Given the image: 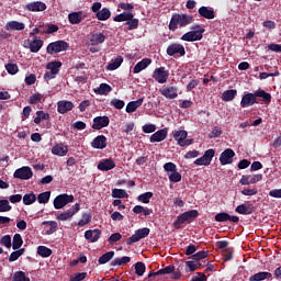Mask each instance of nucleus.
Returning a JSON list of instances; mask_svg holds the SVG:
<instances>
[{"label":"nucleus","instance_id":"29","mask_svg":"<svg viewBox=\"0 0 281 281\" xmlns=\"http://www.w3.org/2000/svg\"><path fill=\"white\" fill-rule=\"evenodd\" d=\"M68 20L71 25L80 24L83 21V12L79 11L69 13Z\"/></svg>","mask_w":281,"mask_h":281},{"label":"nucleus","instance_id":"16","mask_svg":"<svg viewBox=\"0 0 281 281\" xmlns=\"http://www.w3.org/2000/svg\"><path fill=\"white\" fill-rule=\"evenodd\" d=\"M91 147L95 149H104L108 147V137L104 135L95 136L94 139L91 142Z\"/></svg>","mask_w":281,"mask_h":281},{"label":"nucleus","instance_id":"25","mask_svg":"<svg viewBox=\"0 0 281 281\" xmlns=\"http://www.w3.org/2000/svg\"><path fill=\"white\" fill-rule=\"evenodd\" d=\"M199 15L205 20H214L216 18V13H214L213 9H209L207 7H201L199 9Z\"/></svg>","mask_w":281,"mask_h":281},{"label":"nucleus","instance_id":"31","mask_svg":"<svg viewBox=\"0 0 281 281\" xmlns=\"http://www.w3.org/2000/svg\"><path fill=\"white\" fill-rule=\"evenodd\" d=\"M7 31H24L25 29V24L23 22H19V21H10L7 23L5 25Z\"/></svg>","mask_w":281,"mask_h":281},{"label":"nucleus","instance_id":"48","mask_svg":"<svg viewBox=\"0 0 281 281\" xmlns=\"http://www.w3.org/2000/svg\"><path fill=\"white\" fill-rule=\"evenodd\" d=\"M115 256L114 251H108L106 254L102 255L99 258V265H105L109 263L111 261V259H113Z\"/></svg>","mask_w":281,"mask_h":281},{"label":"nucleus","instance_id":"60","mask_svg":"<svg viewBox=\"0 0 281 281\" xmlns=\"http://www.w3.org/2000/svg\"><path fill=\"white\" fill-rule=\"evenodd\" d=\"M149 233H150V229L148 227H144L142 229H136L134 235L144 239L147 236H149Z\"/></svg>","mask_w":281,"mask_h":281},{"label":"nucleus","instance_id":"2","mask_svg":"<svg viewBox=\"0 0 281 281\" xmlns=\"http://www.w3.org/2000/svg\"><path fill=\"white\" fill-rule=\"evenodd\" d=\"M190 30V32L184 33V35L180 37L181 41L193 43L203 40L204 29H202V26L195 24L192 25Z\"/></svg>","mask_w":281,"mask_h":281},{"label":"nucleus","instance_id":"19","mask_svg":"<svg viewBox=\"0 0 281 281\" xmlns=\"http://www.w3.org/2000/svg\"><path fill=\"white\" fill-rule=\"evenodd\" d=\"M262 180V175H256V176H243L240 178L239 183L240 186H249V184H256L257 182Z\"/></svg>","mask_w":281,"mask_h":281},{"label":"nucleus","instance_id":"32","mask_svg":"<svg viewBox=\"0 0 281 281\" xmlns=\"http://www.w3.org/2000/svg\"><path fill=\"white\" fill-rule=\"evenodd\" d=\"M254 94L256 98H262V102L265 104L271 103L272 97L270 93L266 92L265 90H261V89L256 90Z\"/></svg>","mask_w":281,"mask_h":281},{"label":"nucleus","instance_id":"59","mask_svg":"<svg viewBox=\"0 0 281 281\" xmlns=\"http://www.w3.org/2000/svg\"><path fill=\"white\" fill-rule=\"evenodd\" d=\"M110 105L114 109L122 110L125 106V102L121 99H112Z\"/></svg>","mask_w":281,"mask_h":281},{"label":"nucleus","instance_id":"14","mask_svg":"<svg viewBox=\"0 0 281 281\" xmlns=\"http://www.w3.org/2000/svg\"><path fill=\"white\" fill-rule=\"evenodd\" d=\"M257 98L255 93H246L243 95V99L240 100V108L247 109L249 106H252L257 104Z\"/></svg>","mask_w":281,"mask_h":281},{"label":"nucleus","instance_id":"3","mask_svg":"<svg viewBox=\"0 0 281 281\" xmlns=\"http://www.w3.org/2000/svg\"><path fill=\"white\" fill-rule=\"evenodd\" d=\"M199 216V211L196 210H191L187 211L183 214H179L178 218H176L173 223V228L180 229L182 228V225L184 223H192L194 220H196Z\"/></svg>","mask_w":281,"mask_h":281},{"label":"nucleus","instance_id":"30","mask_svg":"<svg viewBox=\"0 0 281 281\" xmlns=\"http://www.w3.org/2000/svg\"><path fill=\"white\" fill-rule=\"evenodd\" d=\"M143 103H144V98L138 99L136 101L127 102L125 112L126 113H134L135 111H137V109H139L140 105H143Z\"/></svg>","mask_w":281,"mask_h":281},{"label":"nucleus","instance_id":"4","mask_svg":"<svg viewBox=\"0 0 281 281\" xmlns=\"http://www.w3.org/2000/svg\"><path fill=\"white\" fill-rule=\"evenodd\" d=\"M164 170L167 172V177H169V181L173 183H178L182 181V175L178 172V167L173 162H167L164 165Z\"/></svg>","mask_w":281,"mask_h":281},{"label":"nucleus","instance_id":"45","mask_svg":"<svg viewBox=\"0 0 281 281\" xmlns=\"http://www.w3.org/2000/svg\"><path fill=\"white\" fill-rule=\"evenodd\" d=\"M91 214L86 212V213H82L81 215V220L77 223V226L79 227H85L87 225H89V223L91 222Z\"/></svg>","mask_w":281,"mask_h":281},{"label":"nucleus","instance_id":"22","mask_svg":"<svg viewBox=\"0 0 281 281\" xmlns=\"http://www.w3.org/2000/svg\"><path fill=\"white\" fill-rule=\"evenodd\" d=\"M27 48H30V52L33 54H36L43 48L44 46V41L43 40H27Z\"/></svg>","mask_w":281,"mask_h":281},{"label":"nucleus","instance_id":"64","mask_svg":"<svg viewBox=\"0 0 281 281\" xmlns=\"http://www.w3.org/2000/svg\"><path fill=\"white\" fill-rule=\"evenodd\" d=\"M0 245L4 246L7 248H11V246H12L11 236L10 235L2 236L0 239Z\"/></svg>","mask_w":281,"mask_h":281},{"label":"nucleus","instance_id":"11","mask_svg":"<svg viewBox=\"0 0 281 281\" xmlns=\"http://www.w3.org/2000/svg\"><path fill=\"white\" fill-rule=\"evenodd\" d=\"M79 211H80V203H76L75 205H72V207L69 211H65L61 214L57 215L56 220L61 222L69 221Z\"/></svg>","mask_w":281,"mask_h":281},{"label":"nucleus","instance_id":"43","mask_svg":"<svg viewBox=\"0 0 281 281\" xmlns=\"http://www.w3.org/2000/svg\"><path fill=\"white\" fill-rule=\"evenodd\" d=\"M237 95V90H225L223 92L222 99L225 102L233 101Z\"/></svg>","mask_w":281,"mask_h":281},{"label":"nucleus","instance_id":"28","mask_svg":"<svg viewBox=\"0 0 281 281\" xmlns=\"http://www.w3.org/2000/svg\"><path fill=\"white\" fill-rule=\"evenodd\" d=\"M105 42V35L103 33H92L90 36L91 46H99Z\"/></svg>","mask_w":281,"mask_h":281},{"label":"nucleus","instance_id":"42","mask_svg":"<svg viewBox=\"0 0 281 281\" xmlns=\"http://www.w3.org/2000/svg\"><path fill=\"white\" fill-rule=\"evenodd\" d=\"M63 67V63L55 60L46 65V69L53 74H59V68Z\"/></svg>","mask_w":281,"mask_h":281},{"label":"nucleus","instance_id":"46","mask_svg":"<svg viewBox=\"0 0 281 281\" xmlns=\"http://www.w3.org/2000/svg\"><path fill=\"white\" fill-rule=\"evenodd\" d=\"M37 256L49 258L52 256V249L46 246H40L37 247Z\"/></svg>","mask_w":281,"mask_h":281},{"label":"nucleus","instance_id":"13","mask_svg":"<svg viewBox=\"0 0 281 281\" xmlns=\"http://www.w3.org/2000/svg\"><path fill=\"white\" fill-rule=\"evenodd\" d=\"M166 54L169 55L170 57L176 56V55L184 56L186 49L182 44L173 43V44L167 46Z\"/></svg>","mask_w":281,"mask_h":281},{"label":"nucleus","instance_id":"33","mask_svg":"<svg viewBox=\"0 0 281 281\" xmlns=\"http://www.w3.org/2000/svg\"><path fill=\"white\" fill-rule=\"evenodd\" d=\"M132 19H134V13L124 12V13H120L119 15H115V18H113V21L122 23V22L132 21Z\"/></svg>","mask_w":281,"mask_h":281},{"label":"nucleus","instance_id":"20","mask_svg":"<svg viewBox=\"0 0 281 281\" xmlns=\"http://www.w3.org/2000/svg\"><path fill=\"white\" fill-rule=\"evenodd\" d=\"M74 102L61 100L57 102V113L66 114L74 109Z\"/></svg>","mask_w":281,"mask_h":281},{"label":"nucleus","instance_id":"57","mask_svg":"<svg viewBox=\"0 0 281 281\" xmlns=\"http://www.w3.org/2000/svg\"><path fill=\"white\" fill-rule=\"evenodd\" d=\"M125 24L127 25L126 31H134V30H137V27L139 25V20L132 19V20L126 21Z\"/></svg>","mask_w":281,"mask_h":281},{"label":"nucleus","instance_id":"50","mask_svg":"<svg viewBox=\"0 0 281 281\" xmlns=\"http://www.w3.org/2000/svg\"><path fill=\"white\" fill-rule=\"evenodd\" d=\"M112 90L113 88H111L109 83H101L97 93H99V95H108Z\"/></svg>","mask_w":281,"mask_h":281},{"label":"nucleus","instance_id":"56","mask_svg":"<svg viewBox=\"0 0 281 281\" xmlns=\"http://www.w3.org/2000/svg\"><path fill=\"white\" fill-rule=\"evenodd\" d=\"M12 281H31L29 277L25 276V272L18 271L13 273Z\"/></svg>","mask_w":281,"mask_h":281},{"label":"nucleus","instance_id":"41","mask_svg":"<svg viewBox=\"0 0 281 281\" xmlns=\"http://www.w3.org/2000/svg\"><path fill=\"white\" fill-rule=\"evenodd\" d=\"M135 274L138 277H143L145 271H147V267L143 261H138L134 265Z\"/></svg>","mask_w":281,"mask_h":281},{"label":"nucleus","instance_id":"34","mask_svg":"<svg viewBox=\"0 0 281 281\" xmlns=\"http://www.w3.org/2000/svg\"><path fill=\"white\" fill-rule=\"evenodd\" d=\"M266 279H272L271 272H258L251 277H249V281H263Z\"/></svg>","mask_w":281,"mask_h":281},{"label":"nucleus","instance_id":"10","mask_svg":"<svg viewBox=\"0 0 281 281\" xmlns=\"http://www.w3.org/2000/svg\"><path fill=\"white\" fill-rule=\"evenodd\" d=\"M33 172L31 167H21L13 172L14 179L30 180L32 179Z\"/></svg>","mask_w":281,"mask_h":281},{"label":"nucleus","instance_id":"26","mask_svg":"<svg viewBox=\"0 0 281 281\" xmlns=\"http://www.w3.org/2000/svg\"><path fill=\"white\" fill-rule=\"evenodd\" d=\"M151 63H153V59L144 58L138 64L135 65L132 72L139 74L140 71L147 69Z\"/></svg>","mask_w":281,"mask_h":281},{"label":"nucleus","instance_id":"23","mask_svg":"<svg viewBox=\"0 0 281 281\" xmlns=\"http://www.w3.org/2000/svg\"><path fill=\"white\" fill-rule=\"evenodd\" d=\"M202 268V263L200 261H194V260H187L184 262V272L186 273H192Z\"/></svg>","mask_w":281,"mask_h":281},{"label":"nucleus","instance_id":"24","mask_svg":"<svg viewBox=\"0 0 281 281\" xmlns=\"http://www.w3.org/2000/svg\"><path fill=\"white\" fill-rule=\"evenodd\" d=\"M255 211H256V207L252 204H249V205L240 204L235 209V212L239 213L240 215H251Z\"/></svg>","mask_w":281,"mask_h":281},{"label":"nucleus","instance_id":"61","mask_svg":"<svg viewBox=\"0 0 281 281\" xmlns=\"http://www.w3.org/2000/svg\"><path fill=\"white\" fill-rule=\"evenodd\" d=\"M222 134H223L222 127L214 126L213 131H211V133L209 134V138L210 139L217 138L222 136Z\"/></svg>","mask_w":281,"mask_h":281},{"label":"nucleus","instance_id":"21","mask_svg":"<svg viewBox=\"0 0 281 281\" xmlns=\"http://www.w3.org/2000/svg\"><path fill=\"white\" fill-rule=\"evenodd\" d=\"M25 9L30 12H44L47 7L45 2L36 1V2H30L25 5Z\"/></svg>","mask_w":281,"mask_h":281},{"label":"nucleus","instance_id":"36","mask_svg":"<svg viewBox=\"0 0 281 281\" xmlns=\"http://www.w3.org/2000/svg\"><path fill=\"white\" fill-rule=\"evenodd\" d=\"M49 120H50V115L40 110V111H36V117L33 119V123L38 125L41 124L42 121H49Z\"/></svg>","mask_w":281,"mask_h":281},{"label":"nucleus","instance_id":"18","mask_svg":"<svg viewBox=\"0 0 281 281\" xmlns=\"http://www.w3.org/2000/svg\"><path fill=\"white\" fill-rule=\"evenodd\" d=\"M100 236H102V231L100 229H88L85 233L86 240H89L91 244L98 243Z\"/></svg>","mask_w":281,"mask_h":281},{"label":"nucleus","instance_id":"55","mask_svg":"<svg viewBox=\"0 0 281 281\" xmlns=\"http://www.w3.org/2000/svg\"><path fill=\"white\" fill-rule=\"evenodd\" d=\"M173 138H175L176 142H178V144L182 143V140L188 138V132H186L183 130L178 131V132L175 133Z\"/></svg>","mask_w":281,"mask_h":281},{"label":"nucleus","instance_id":"47","mask_svg":"<svg viewBox=\"0 0 281 281\" xmlns=\"http://www.w3.org/2000/svg\"><path fill=\"white\" fill-rule=\"evenodd\" d=\"M132 212H134L135 214L143 213L144 216H149L150 214H153V210H149L148 207H144L140 205L134 206V209H132Z\"/></svg>","mask_w":281,"mask_h":281},{"label":"nucleus","instance_id":"38","mask_svg":"<svg viewBox=\"0 0 281 281\" xmlns=\"http://www.w3.org/2000/svg\"><path fill=\"white\" fill-rule=\"evenodd\" d=\"M123 61H124L123 56H116V58L112 60L111 64H108L106 69L112 71L117 70L122 66Z\"/></svg>","mask_w":281,"mask_h":281},{"label":"nucleus","instance_id":"6","mask_svg":"<svg viewBox=\"0 0 281 281\" xmlns=\"http://www.w3.org/2000/svg\"><path fill=\"white\" fill-rule=\"evenodd\" d=\"M75 201L74 194H59L53 200V207L55 210H63L67 204Z\"/></svg>","mask_w":281,"mask_h":281},{"label":"nucleus","instance_id":"39","mask_svg":"<svg viewBox=\"0 0 281 281\" xmlns=\"http://www.w3.org/2000/svg\"><path fill=\"white\" fill-rule=\"evenodd\" d=\"M95 13H97L95 18L99 21H108L111 16L110 9H108V8H102L101 11L95 12Z\"/></svg>","mask_w":281,"mask_h":281},{"label":"nucleus","instance_id":"53","mask_svg":"<svg viewBox=\"0 0 281 281\" xmlns=\"http://www.w3.org/2000/svg\"><path fill=\"white\" fill-rule=\"evenodd\" d=\"M154 198V193L150 191L145 192L144 194H139L138 195V201L144 203V204H148L149 201Z\"/></svg>","mask_w":281,"mask_h":281},{"label":"nucleus","instance_id":"5","mask_svg":"<svg viewBox=\"0 0 281 281\" xmlns=\"http://www.w3.org/2000/svg\"><path fill=\"white\" fill-rule=\"evenodd\" d=\"M68 49H69V44L64 40H59L47 45L46 53L49 55H53V54H59L61 52H68Z\"/></svg>","mask_w":281,"mask_h":281},{"label":"nucleus","instance_id":"49","mask_svg":"<svg viewBox=\"0 0 281 281\" xmlns=\"http://www.w3.org/2000/svg\"><path fill=\"white\" fill-rule=\"evenodd\" d=\"M49 199H50V191H45L41 194H37V203L40 204H46L49 202Z\"/></svg>","mask_w":281,"mask_h":281},{"label":"nucleus","instance_id":"40","mask_svg":"<svg viewBox=\"0 0 281 281\" xmlns=\"http://www.w3.org/2000/svg\"><path fill=\"white\" fill-rule=\"evenodd\" d=\"M130 262V257L115 258L114 260L111 261L110 267H122L124 265H128Z\"/></svg>","mask_w":281,"mask_h":281},{"label":"nucleus","instance_id":"7","mask_svg":"<svg viewBox=\"0 0 281 281\" xmlns=\"http://www.w3.org/2000/svg\"><path fill=\"white\" fill-rule=\"evenodd\" d=\"M151 78H154L156 82L164 85L168 81L169 71L165 67L156 68L151 74Z\"/></svg>","mask_w":281,"mask_h":281},{"label":"nucleus","instance_id":"17","mask_svg":"<svg viewBox=\"0 0 281 281\" xmlns=\"http://www.w3.org/2000/svg\"><path fill=\"white\" fill-rule=\"evenodd\" d=\"M167 137H168V130L164 128V130H159L158 132L151 134V136L149 137V142H150V144L161 143L165 139H167Z\"/></svg>","mask_w":281,"mask_h":281},{"label":"nucleus","instance_id":"12","mask_svg":"<svg viewBox=\"0 0 281 281\" xmlns=\"http://www.w3.org/2000/svg\"><path fill=\"white\" fill-rule=\"evenodd\" d=\"M236 156V153L232 148H226L220 155V164L221 166L232 165L233 158Z\"/></svg>","mask_w":281,"mask_h":281},{"label":"nucleus","instance_id":"1","mask_svg":"<svg viewBox=\"0 0 281 281\" xmlns=\"http://www.w3.org/2000/svg\"><path fill=\"white\" fill-rule=\"evenodd\" d=\"M194 22V18L192 15L186 13H173L171 14V19L167 27H169L170 32H177L178 27H186Z\"/></svg>","mask_w":281,"mask_h":281},{"label":"nucleus","instance_id":"62","mask_svg":"<svg viewBox=\"0 0 281 281\" xmlns=\"http://www.w3.org/2000/svg\"><path fill=\"white\" fill-rule=\"evenodd\" d=\"M5 70L10 75H15L19 72V66L16 64H7Z\"/></svg>","mask_w":281,"mask_h":281},{"label":"nucleus","instance_id":"58","mask_svg":"<svg viewBox=\"0 0 281 281\" xmlns=\"http://www.w3.org/2000/svg\"><path fill=\"white\" fill-rule=\"evenodd\" d=\"M43 225H49L50 228L46 231V235L50 236L52 234H54L56 232V228H58V223L50 221V222H44Z\"/></svg>","mask_w":281,"mask_h":281},{"label":"nucleus","instance_id":"63","mask_svg":"<svg viewBox=\"0 0 281 281\" xmlns=\"http://www.w3.org/2000/svg\"><path fill=\"white\" fill-rule=\"evenodd\" d=\"M86 278H88V272H77L69 281H83Z\"/></svg>","mask_w":281,"mask_h":281},{"label":"nucleus","instance_id":"54","mask_svg":"<svg viewBox=\"0 0 281 281\" xmlns=\"http://www.w3.org/2000/svg\"><path fill=\"white\" fill-rule=\"evenodd\" d=\"M22 201L24 205H32L36 201V195L34 193H27L24 195V198H22Z\"/></svg>","mask_w":281,"mask_h":281},{"label":"nucleus","instance_id":"37","mask_svg":"<svg viewBox=\"0 0 281 281\" xmlns=\"http://www.w3.org/2000/svg\"><path fill=\"white\" fill-rule=\"evenodd\" d=\"M52 154L63 157L68 154V147L65 145H55L52 148Z\"/></svg>","mask_w":281,"mask_h":281},{"label":"nucleus","instance_id":"51","mask_svg":"<svg viewBox=\"0 0 281 281\" xmlns=\"http://www.w3.org/2000/svg\"><path fill=\"white\" fill-rule=\"evenodd\" d=\"M13 207L10 205L9 200H0V213H9Z\"/></svg>","mask_w":281,"mask_h":281},{"label":"nucleus","instance_id":"8","mask_svg":"<svg viewBox=\"0 0 281 281\" xmlns=\"http://www.w3.org/2000/svg\"><path fill=\"white\" fill-rule=\"evenodd\" d=\"M160 94L164 95L168 100H175L178 98L179 89L175 86H167L160 88L159 90Z\"/></svg>","mask_w":281,"mask_h":281},{"label":"nucleus","instance_id":"44","mask_svg":"<svg viewBox=\"0 0 281 281\" xmlns=\"http://www.w3.org/2000/svg\"><path fill=\"white\" fill-rule=\"evenodd\" d=\"M209 252L201 250L199 252H195L194 255H191V257H189L190 261H196L200 262V260H203L205 258H207Z\"/></svg>","mask_w":281,"mask_h":281},{"label":"nucleus","instance_id":"15","mask_svg":"<svg viewBox=\"0 0 281 281\" xmlns=\"http://www.w3.org/2000/svg\"><path fill=\"white\" fill-rule=\"evenodd\" d=\"M227 221L233 222L234 224H238L239 217L236 215H229L228 213H225V212H221L215 215V222L224 223Z\"/></svg>","mask_w":281,"mask_h":281},{"label":"nucleus","instance_id":"35","mask_svg":"<svg viewBox=\"0 0 281 281\" xmlns=\"http://www.w3.org/2000/svg\"><path fill=\"white\" fill-rule=\"evenodd\" d=\"M23 244V237L19 233H15L12 237V249L19 250Z\"/></svg>","mask_w":281,"mask_h":281},{"label":"nucleus","instance_id":"9","mask_svg":"<svg viewBox=\"0 0 281 281\" xmlns=\"http://www.w3.org/2000/svg\"><path fill=\"white\" fill-rule=\"evenodd\" d=\"M92 125H91V128L94 130V131H101L105 127L109 126L110 124V119L109 116H97L94 119H92Z\"/></svg>","mask_w":281,"mask_h":281},{"label":"nucleus","instance_id":"52","mask_svg":"<svg viewBox=\"0 0 281 281\" xmlns=\"http://www.w3.org/2000/svg\"><path fill=\"white\" fill-rule=\"evenodd\" d=\"M112 198L115 199H126L128 198L127 191L123 189H114L112 190Z\"/></svg>","mask_w":281,"mask_h":281},{"label":"nucleus","instance_id":"27","mask_svg":"<svg viewBox=\"0 0 281 281\" xmlns=\"http://www.w3.org/2000/svg\"><path fill=\"white\" fill-rule=\"evenodd\" d=\"M97 168H99V170H101V171L113 170L115 168V162L113 159L108 158V159L100 161V164H99V166H97Z\"/></svg>","mask_w":281,"mask_h":281}]
</instances>
